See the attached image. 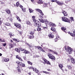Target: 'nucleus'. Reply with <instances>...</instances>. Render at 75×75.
<instances>
[{
  "label": "nucleus",
  "instance_id": "nucleus-45",
  "mask_svg": "<svg viewBox=\"0 0 75 75\" xmlns=\"http://www.w3.org/2000/svg\"><path fill=\"white\" fill-rule=\"evenodd\" d=\"M43 60L44 61V62H43L44 64H46V62H45V60H46V59H43Z\"/></svg>",
  "mask_w": 75,
  "mask_h": 75
},
{
  "label": "nucleus",
  "instance_id": "nucleus-46",
  "mask_svg": "<svg viewBox=\"0 0 75 75\" xmlns=\"http://www.w3.org/2000/svg\"><path fill=\"white\" fill-rule=\"evenodd\" d=\"M30 34H31V35H33V34H34V31H31L30 32Z\"/></svg>",
  "mask_w": 75,
  "mask_h": 75
},
{
  "label": "nucleus",
  "instance_id": "nucleus-19",
  "mask_svg": "<svg viewBox=\"0 0 75 75\" xmlns=\"http://www.w3.org/2000/svg\"><path fill=\"white\" fill-rule=\"evenodd\" d=\"M71 61L72 63V64L75 63V59H74V58H71Z\"/></svg>",
  "mask_w": 75,
  "mask_h": 75
},
{
  "label": "nucleus",
  "instance_id": "nucleus-43",
  "mask_svg": "<svg viewBox=\"0 0 75 75\" xmlns=\"http://www.w3.org/2000/svg\"><path fill=\"white\" fill-rule=\"evenodd\" d=\"M44 23L45 24L47 25V24H48V21L47 20H46L45 21Z\"/></svg>",
  "mask_w": 75,
  "mask_h": 75
},
{
  "label": "nucleus",
  "instance_id": "nucleus-47",
  "mask_svg": "<svg viewBox=\"0 0 75 75\" xmlns=\"http://www.w3.org/2000/svg\"><path fill=\"white\" fill-rule=\"evenodd\" d=\"M49 52H54V51H53L52 50H51V49H49Z\"/></svg>",
  "mask_w": 75,
  "mask_h": 75
},
{
  "label": "nucleus",
  "instance_id": "nucleus-23",
  "mask_svg": "<svg viewBox=\"0 0 75 75\" xmlns=\"http://www.w3.org/2000/svg\"><path fill=\"white\" fill-rule=\"evenodd\" d=\"M45 62H46V64H47V65H51V63L50 62V61H48L47 59L46 60H45Z\"/></svg>",
  "mask_w": 75,
  "mask_h": 75
},
{
  "label": "nucleus",
  "instance_id": "nucleus-32",
  "mask_svg": "<svg viewBox=\"0 0 75 75\" xmlns=\"http://www.w3.org/2000/svg\"><path fill=\"white\" fill-rule=\"evenodd\" d=\"M22 11H23V12H24V13H25V11H26L25 8L24 7L22 8Z\"/></svg>",
  "mask_w": 75,
  "mask_h": 75
},
{
  "label": "nucleus",
  "instance_id": "nucleus-28",
  "mask_svg": "<svg viewBox=\"0 0 75 75\" xmlns=\"http://www.w3.org/2000/svg\"><path fill=\"white\" fill-rule=\"evenodd\" d=\"M12 40H13V41H15L17 42H19V41H20L19 40H17L15 38H13V39H12Z\"/></svg>",
  "mask_w": 75,
  "mask_h": 75
},
{
  "label": "nucleus",
  "instance_id": "nucleus-21",
  "mask_svg": "<svg viewBox=\"0 0 75 75\" xmlns=\"http://www.w3.org/2000/svg\"><path fill=\"white\" fill-rule=\"evenodd\" d=\"M10 59L8 58H5L4 60V62H8L9 61Z\"/></svg>",
  "mask_w": 75,
  "mask_h": 75
},
{
  "label": "nucleus",
  "instance_id": "nucleus-52",
  "mask_svg": "<svg viewBox=\"0 0 75 75\" xmlns=\"http://www.w3.org/2000/svg\"><path fill=\"white\" fill-rule=\"evenodd\" d=\"M16 58H17V59H19L20 57L19 56L17 55L16 56Z\"/></svg>",
  "mask_w": 75,
  "mask_h": 75
},
{
  "label": "nucleus",
  "instance_id": "nucleus-42",
  "mask_svg": "<svg viewBox=\"0 0 75 75\" xmlns=\"http://www.w3.org/2000/svg\"><path fill=\"white\" fill-rule=\"evenodd\" d=\"M19 49L21 51H25V50L24 49H23L21 48V47H20Z\"/></svg>",
  "mask_w": 75,
  "mask_h": 75
},
{
  "label": "nucleus",
  "instance_id": "nucleus-40",
  "mask_svg": "<svg viewBox=\"0 0 75 75\" xmlns=\"http://www.w3.org/2000/svg\"><path fill=\"white\" fill-rule=\"evenodd\" d=\"M42 28H43V29L44 30H46L48 28L47 27H44V26H42L41 27Z\"/></svg>",
  "mask_w": 75,
  "mask_h": 75
},
{
  "label": "nucleus",
  "instance_id": "nucleus-51",
  "mask_svg": "<svg viewBox=\"0 0 75 75\" xmlns=\"http://www.w3.org/2000/svg\"><path fill=\"white\" fill-rule=\"evenodd\" d=\"M8 35H9L10 38H11V37L12 36H13V35H12V34H10V33H9Z\"/></svg>",
  "mask_w": 75,
  "mask_h": 75
},
{
  "label": "nucleus",
  "instance_id": "nucleus-9",
  "mask_svg": "<svg viewBox=\"0 0 75 75\" xmlns=\"http://www.w3.org/2000/svg\"><path fill=\"white\" fill-rule=\"evenodd\" d=\"M48 36L49 37L51 38H54V36L52 34V33H50L49 34Z\"/></svg>",
  "mask_w": 75,
  "mask_h": 75
},
{
  "label": "nucleus",
  "instance_id": "nucleus-20",
  "mask_svg": "<svg viewBox=\"0 0 75 75\" xmlns=\"http://www.w3.org/2000/svg\"><path fill=\"white\" fill-rule=\"evenodd\" d=\"M49 25L50 27H54V24L52 22H50Z\"/></svg>",
  "mask_w": 75,
  "mask_h": 75
},
{
  "label": "nucleus",
  "instance_id": "nucleus-30",
  "mask_svg": "<svg viewBox=\"0 0 75 75\" xmlns=\"http://www.w3.org/2000/svg\"><path fill=\"white\" fill-rule=\"evenodd\" d=\"M39 20V21H40V22H41V23H44V22H45V21H44V20H43L42 19H40V18L38 19Z\"/></svg>",
  "mask_w": 75,
  "mask_h": 75
},
{
  "label": "nucleus",
  "instance_id": "nucleus-37",
  "mask_svg": "<svg viewBox=\"0 0 75 75\" xmlns=\"http://www.w3.org/2000/svg\"><path fill=\"white\" fill-rule=\"evenodd\" d=\"M38 49V50H40V51L42 50V48H41V47L38 46L37 47Z\"/></svg>",
  "mask_w": 75,
  "mask_h": 75
},
{
  "label": "nucleus",
  "instance_id": "nucleus-8",
  "mask_svg": "<svg viewBox=\"0 0 75 75\" xmlns=\"http://www.w3.org/2000/svg\"><path fill=\"white\" fill-rule=\"evenodd\" d=\"M61 29L62 30V31H64V32L65 33H67V29L65 28H64V27H62L61 28Z\"/></svg>",
  "mask_w": 75,
  "mask_h": 75
},
{
  "label": "nucleus",
  "instance_id": "nucleus-6",
  "mask_svg": "<svg viewBox=\"0 0 75 75\" xmlns=\"http://www.w3.org/2000/svg\"><path fill=\"white\" fill-rule=\"evenodd\" d=\"M14 25L17 28H18L19 29H20L21 28V26L20 24L18 23H15L14 24Z\"/></svg>",
  "mask_w": 75,
  "mask_h": 75
},
{
  "label": "nucleus",
  "instance_id": "nucleus-39",
  "mask_svg": "<svg viewBox=\"0 0 75 75\" xmlns=\"http://www.w3.org/2000/svg\"><path fill=\"white\" fill-rule=\"evenodd\" d=\"M47 6V4L45 3L43 5V7H46Z\"/></svg>",
  "mask_w": 75,
  "mask_h": 75
},
{
  "label": "nucleus",
  "instance_id": "nucleus-44",
  "mask_svg": "<svg viewBox=\"0 0 75 75\" xmlns=\"http://www.w3.org/2000/svg\"><path fill=\"white\" fill-rule=\"evenodd\" d=\"M59 5H62L64 4V3H63V2H59Z\"/></svg>",
  "mask_w": 75,
  "mask_h": 75
},
{
  "label": "nucleus",
  "instance_id": "nucleus-50",
  "mask_svg": "<svg viewBox=\"0 0 75 75\" xmlns=\"http://www.w3.org/2000/svg\"><path fill=\"white\" fill-rule=\"evenodd\" d=\"M35 72L36 73H37V72H38V70L36 68H35Z\"/></svg>",
  "mask_w": 75,
  "mask_h": 75
},
{
  "label": "nucleus",
  "instance_id": "nucleus-17",
  "mask_svg": "<svg viewBox=\"0 0 75 75\" xmlns=\"http://www.w3.org/2000/svg\"><path fill=\"white\" fill-rule=\"evenodd\" d=\"M0 4L1 5H3V6H5V3L3 1H0Z\"/></svg>",
  "mask_w": 75,
  "mask_h": 75
},
{
  "label": "nucleus",
  "instance_id": "nucleus-64",
  "mask_svg": "<svg viewBox=\"0 0 75 75\" xmlns=\"http://www.w3.org/2000/svg\"><path fill=\"white\" fill-rule=\"evenodd\" d=\"M6 43H5L4 44H3V46H4V47H5V46H6Z\"/></svg>",
  "mask_w": 75,
  "mask_h": 75
},
{
  "label": "nucleus",
  "instance_id": "nucleus-38",
  "mask_svg": "<svg viewBox=\"0 0 75 75\" xmlns=\"http://www.w3.org/2000/svg\"><path fill=\"white\" fill-rule=\"evenodd\" d=\"M26 23L27 25H30V24H31V22H30V21H27L26 22Z\"/></svg>",
  "mask_w": 75,
  "mask_h": 75
},
{
  "label": "nucleus",
  "instance_id": "nucleus-13",
  "mask_svg": "<svg viewBox=\"0 0 75 75\" xmlns=\"http://www.w3.org/2000/svg\"><path fill=\"white\" fill-rule=\"evenodd\" d=\"M8 45L9 46V48L10 49L14 47V45H13L9 43L8 44Z\"/></svg>",
  "mask_w": 75,
  "mask_h": 75
},
{
  "label": "nucleus",
  "instance_id": "nucleus-41",
  "mask_svg": "<svg viewBox=\"0 0 75 75\" xmlns=\"http://www.w3.org/2000/svg\"><path fill=\"white\" fill-rule=\"evenodd\" d=\"M29 12L30 13H33V11H34L33 10V11L32 9H29Z\"/></svg>",
  "mask_w": 75,
  "mask_h": 75
},
{
  "label": "nucleus",
  "instance_id": "nucleus-35",
  "mask_svg": "<svg viewBox=\"0 0 75 75\" xmlns=\"http://www.w3.org/2000/svg\"><path fill=\"white\" fill-rule=\"evenodd\" d=\"M51 30L52 31H55V28L54 27H52V28H51Z\"/></svg>",
  "mask_w": 75,
  "mask_h": 75
},
{
  "label": "nucleus",
  "instance_id": "nucleus-60",
  "mask_svg": "<svg viewBox=\"0 0 75 75\" xmlns=\"http://www.w3.org/2000/svg\"><path fill=\"white\" fill-rule=\"evenodd\" d=\"M19 7H20V8H21L22 9V8H23V6H22V5H19Z\"/></svg>",
  "mask_w": 75,
  "mask_h": 75
},
{
  "label": "nucleus",
  "instance_id": "nucleus-61",
  "mask_svg": "<svg viewBox=\"0 0 75 75\" xmlns=\"http://www.w3.org/2000/svg\"><path fill=\"white\" fill-rule=\"evenodd\" d=\"M72 31H73V33H75V30L74 29H72Z\"/></svg>",
  "mask_w": 75,
  "mask_h": 75
},
{
  "label": "nucleus",
  "instance_id": "nucleus-12",
  "mask_svg": "<svg viewBox=\"0 0 75 75\" xmlns=\"http://www.w3.org/2000/svg\"><path fill=\"white\" fill-rule=\"evenodd\" d=\"M21 68L20 67V66H18V74H21Z\"/></svg>",
  "mask_w": 75,
  "mask_h": 75
},
{
  "label": "nucleus",
  "instance_id": "nucleus-62",
  "mask_svg": "<svg viewBox=\"0 0 75 75\" xmlns=\"http://www.w3.org/2000/svg\"><path fill=\"white\" fill-rule=\"evenodd\" d=\"M33 68V67H30L29 68V69H32Z\"/></svg>",
  "mask_w": 75,
  "mask_h": 75
},
{
  "label": "nucleus",
  "instance_id": "nucleus-59",
  "mask_svg": "<svg viewBox=\"0 0 75 75\" xmlns=\"http://www.w3.org/2000/svg\"><path fill=\"white\" fill-rule=\"evenodd\" d=\"M43 73H45V74H48L47 72V71H43Z\"/></svg>",
  "mask_w": 75,
  "mask_h": 75
},
{
  "label": "nucleus",
  "instance_id": "nucleus-48",
  "mask_svg": "<svg viewBox=\"0 0 75 75\" xmlns=\"http://www.w3.org/2000/svg\"><path fill=\"white\" fill-rule=\"evenodd\" d=\"M21 66L22 67H25V64L23 63Z\"/></svg>",
  "mask_w": 75,
  "mask_h": 75
},
{
  "label": "nucleus",
  "instance_id": "nucleus-33",
  "mask_svg": "<svg viewBox=\"0 0 75 75\" xmlns=\"http://www.w3.org/2000/svg\"><path fill=\"white\" fill-rule=\"evenodd\" d=\"M59 66L60 69H62L63 68V65L61 64H59Z\"/></svg>",
  "mask_w": 75,
  "mask_h": 75
},
{
  "label": "nucleus",
  "instance_id": "nucleus-25",
  "mask_svg": "<svg viewBox=\"0 0 75 75\" xmlns=\"http://www.w3.org/2000/svg\"><path fill=\"white\" fill-rule=\"evenodd\" d=\"M20 3H19V2H17L16 3V6L17 7H18L19 6H20Z\"/></svg>",
  "mask_w": 75,
  "mask_h": 75
},
{
  "label": "nucleus",
  "instance_id": "nucleus-58",
  "mask_svg": "<svg viewBox=\"0 0 75 75\" xmlns=\"http://www.w3.org/2000/svg\"><path fill=\"white\" fill-rule=\"evenodd\" d=\"M3 23V21H2L0 20V25H1V24Z\"/></svg>",
  "mask_w": 75,
  "mask_h": 75
},
{
  "label": "nucleus",
  "instance_id": "nucleus-36",
  "mask_svg": "<svg viewBox=\"0 0 75 75\" xmlns=\"http://www.w3.org/2000/svg\"><path fill=\"white\" fill-rule=\"evenodd\" d=\"M68 68L69 69H71V70H72V67L71 66H67Z\"/></svg>",
  "mask_w": 75,
  "mask_h": 75
},
{
  "label": "nucleus",
  "instance_id": "nucleus-27",
  "mask_svg": "<svg viewBox=\"0 0 75 75\" xmlns=\"http://www.w3.org/2000/svg\"><path fill=\"white\" fill-rule=\"evenodd\" d=\"M34 38V36L33 35H30L29 37V38L30 39H32V38Z\"/></svg>",
  "mask_w": 75,
  "mask_h": 75
},
{
  "label": "nucleus",
  "instance_id": "nucleus-53",
  "mask_svg": "<svg viewBox=\"0 0 75 75\" xmlns=\"http://www.w3.org/2000/svg\"><path fill=\"white\" fill-rule=\"evenodd\" d=\"M70 19L71 20V21H74V17H70Z\"/></svg>",
  "mask_w": 75,
  "mask_h": 75
},
{
  "label": "nucleus",
  "instance_id": "nucleus-15",
  "mask_svg": "<svg viewBox=\"0 0 75 75\" xmlns=\"http://www.w3.org/2000/svg\"><path fill=\"white\" fill-rule=\"evenodd\" d=\"M62 13L64 14V16H68V15L67 12H65V11H63Z\"/></svg>",
  "mask_w": 75,
  "mask_h": 75
},
{
  "label": "nucleus",
  "instance_id": "nucleus-54",
  "mask_svg": "<svg viewBox=\"0 0 75 75\" xmlns=\"http://www.w3.org/2000/svg\"><path fill=\"white\" fill-rule=\"evenodd\" d=\"M22 64L23 63H22V62H20L19 64V65H20V66H21V65H22Z\"/></svg>",
  "mask_w": 75,
  "mask_h": 75
},
{
  "label": "nucleus",
  "instance_id": "nucleus-5",
  "mask_svg": "<svg viewBox=\"0 0 75 75\" xmlns=\"http://www.w3.org/2000/svg\"><path fill=\"white\" fill-rule=\"evenodd\" d=\"M65 50H67V52H70V51H72L73 49L72 48L69 47H65Z\"/></svg>",
  "mask_w": 75,
  "mask_h": 75
},
{
  "label": "nucleus",
  "instance_id": "nucleus-34",
  "mask_svg": "<svg viewBox=\"0 0 75 75\" xmlns=\"http://www.w3.org/2000/svg\"><path fill=\"white\" fill-rule=\"evenodd\" d=\"M37 31H41V28L40 27H38L37 28Z\"/></svg>",
  "mask_w": 75,
  "mask_h": 75
},
{
  "label": "nucleus",
  "instance_id": "nucleus-57",
  "mask_svg": "<svg viewBox=\"0 0 75 75\" xmlns=\"http://www.w3.org/2000/svg\"><path fill=\"white\" fill-rule=\"evenodd\" d=\"M18 59H19V60H20V61H22V62L23 61V60L22 59H21V57H19Z\"/></svg>",
  "mask_w": 75,
  "mask_h": 75
},
{
  "label": "nucleus",
  "instance_id": "nucleus-26",
  "mask_svg": "<svg viewBox=\"0 0 75 75\" xmlns=\"http://www.w3.org/2000/svg\"><path fill=\"white\" fill-rule=\"evenodd\" d=\"M69 34H70V35L71 36V37H74V33H71L70 32H69L68 33Z\"/></svg>",
  "mask_w": 75,
  "mask_h": 75
},
{
  "label": "nucleus",
  "instance_id": "nucleus-3",
  "mask_svg": "<svg viewBox=\"0 0 75 75\" xmlns=\"http://www.w3.org/2000/svg\"><path fill=\"white\" fill-rule=\"evenodd\" d=\"M47 56L49 57V58L51 59H53V60H55V56H53L52 54H51L49 53L47 54Z\"/></svg>",
  "mask_w": 75,
  "mask_h": 75
},
{
  "label": "nucleus",
  "instance_id": "nucleus-29",
  "mask_svg": "<svg viewBox=\"0 0 75 75\" xmlns=\"http://www.w3.org/2000/svg\"><path fill=\"white\" fill-rule=\"evenodd\" d=\"M27 62L28 64H29V65H33V63L31 62L28 61Z\"/></svg>",
  "mask_w": 75,
  "mask_h": 75
},
{
  "label": "nucleus",
  "instance_id": "nucleus-18",
  "mask_svg": "<svg viewBox=\"0 0 75 75\" xmlns=\"http://www.w3.org/2000/svg\"><path fill=\"white\" fill-rule=\"evenodd\" d=\"M59 38V37L58 36H57L56 38L54 40L55 42H57V41H58V40Z\"/></svg>",
  "mask_w": 75,
  "mask_h": 75
},
{
  "label": "nucleus",
  "instance_id": "nucleus-63",
  "mask_svg": "<svg viewBox=\"0 0 75 75\" xmlns=\"http://www.w3.org/2000/svg\"><path fill=\"white\" fill-rule=\"evenodd\" d=\"M40 51H42V52H45L44 50H43V49L42 48V50Z\"/></svg>",
  "mask_w": 75,
  "mask_h": 75
},
{
  "label": "nucleus",
  "instance_id": "nucleus-55",
  "mask_svg": "<svg viewBox=\"0 0 75 75\" xmlns=\"http://www.w3.org/2000/svg\"><path fill=\"white\" fill-rule=\"evenodd\" d=\"M0 42H5V40L4 39H3L1 40L0 41Z\"/></svg>",
  "mask_w": 75,
  "mask_h": 75
},
{
  "label": "nucleus",
  "instance_id": "nucleus-1",
  "mask_svg": "<svg viewBox=\"0 0 75 75\" xmlns=\"http://www.w3.org/2000/svg\"><path fill=\"white\" fill-rule=\"evenodd\" d=\"M62 21H63L67 22V23H70L71 22V20H70V19H68V18H67L66 17H62Z\"/></svg>",
  "mask_w": 75,
  "mask_h": 75
},
{
  "label": "nucleus",
  "instance_id": "nucleus-31",
  "mask_svg": "<svg viewBox=\"0 0 75 75\" xmlns=\"http://www.w3.org/2000/svg\"><path fill=\"white\" fill-rule=\"evenodd\" d=\"M15 51H17L18 52H20V50H19V49L17 48H16L15 49Z\"/></svg>",
  "mask_w": 75,
  "mask_h": 75
},
{
  "label": "nucleus",
  "instance_id": "nucleus-56",
  "mask_svg": "<svg viewBox=\"0 0 75 75\" xmlns=\"http://www.w3.org/2000/svg\"><path fill=\"white\" fill-rule=\"evenodd\" d=\"M16 63L18 64V65H19V64H20V62L19 61H16Z\"/></svg>",
  "mask_w": 75,
  "mask_h": 75
},
{
  "label": "nucleus",
  "instance_id": "nucleus-2",
  "mask_svg": "<svg viewBox=\"0 0 75 75\" xmlns=\"http://www.w3.org/2000/svg\"><path fill=\"white\" fill-rule=\"evenodd\" d=\"M36 11H38V12H39L41 14V15H42V16H40V18H43V16H44V13H42V11L41 10L39 9H36Z\"/></svg>",
  "mask_w": 75,
  "mask_h": 75
},
{
  "label": "nucleus",
  "instance_id": "nucleus-22",
  "mask_svg": "<svg viewBox=\"0 0 75 75\" xmlns=\"http://www.w3.org/2000/svg\"><path fill=\"white\" fill-rule=\"evenodd\" d=\"M16 18L17 20H18V21H19V22H21V19H20L19 16H16Z\"/></svg>",
  "mask_w": 75,
  "mask_h": 75
},
{
  "label": "nucleus",
  "instance_id": "nucleus-49",
  "mask_svg": "<svg viewBox=\"0 0 75 75\" xmlns=\"http://www.w3.org/2000/svg\"><path fill=\"white\" fill-rule=\"evenodd\" d=\"M53 53H54V54H56V55H58V53L56 51L54 52H53Z\"/></svg>",
  "mask_w": 75,
  "mask_h": 75
},
{
  "label": "nucleus",
  "instance_id": "nucleus-10",
  "mask_svg": "<svg viewBox=\"0 0 75 75\" xmlns=\"http://www.w3.org/2000/svg\"><path fill=\"white\" fill-rule=\"evenodd\" d=\"M5 11H6V13H7V14H10L11 13V11H10V10L8 8H6L5 10Z\"/></svg>",
  "mask_w": 75,
  "mask_h": 75
},
{
  "label": "nucleus",
  "instance_id": "nucleus-14",
  "mask_svg": "<svg viewBox=\"0 0 75 75\" xmlns=\"http://www.w3.org/2000/svg\"><path fill=\"white\" fill-rule=\"evenodd\" d=\"M38 1L37 3L38 4H43V2L42 1V0H38Z\"/></svg>",
  "mask_w": 75,
  "mask_h": 75
},
{
  "label": "nucleus",
  "instance_id": "nucleus-11",
  "mask_svg": "<svg viewBox=\"0 0 75 75\" xmlns=\"http://www.w3.org/2000/svg\"><path fill=\"white\" fill-rule=\"evenodd\" d=\"M6 20L8 21L9 22L10 21H11L12 22L13 21V19L11 18H8L6 19Z\"/></svg>",
  "mask_w": 75,
  "mask_h": 75
},
{
  "label": "nucleus",
  "instance_id": "nucleus-4",
  "mask_svg": "<svg viewBox=\"0 0 75 75\" xmlns=\"http://www.w3.org/2000/svg\"><path fill=\"white\" fill-rule=\"evenodd\" d=\"M34 25L35 27H40L41 25V23H40L39 21H38L36 23H34Z\"/></svg>",
  "mask_w": 75,
  "mask_h": 75
},
{
  "label": "nucleus",
  "instance_id": "nucleus-24",
  "mask_svg": "<svg viewBox=\"0 0 75 75\" xmlns=\"http://www.w3.org/2000/svg\"><path fill=\"white\" fill-rule=\"evenodd\" d=\"M23 53H24V54H29V53H30V52L28 51L25 50V51L23 52Z\"/></svg>",
  "mask_w": 75,
  "mask_h": 75
},
{
  "label": "nucleus",
  "instance_id": "nucleus-16",
  "mask_svg": "<svg viewBox=\"0 0 75 75\" xmlns=\"http://www.w3.org/2000/svg\"><path fill=\"white\" fill-rule=\"evenodd\" d=\"M5 25L7 26H8L9 27L11 26V24L8 22H6L5 23Z\"/></svg>",
  "mask_w": 75,
  "mask_h": 75
},
{
  "label": "nucleus",
  "instance_id": "nucleus-7",
  "mask_svg": "<svg viewBox=\"0 0 75 75\" xmlns=\"http://www.w3.org/2000/svg\"><path fill=\"white\" fill-rule=\"evenodd\" d=\"M32 18L33 21V22H34V23H36L38 21H37L35 19V16H32Z\"/></svg>",
  "mask_w": 75,
  "mask_h": 75
}]
</instances>
